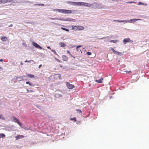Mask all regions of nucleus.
<instances>
[{
    "instance_id": "obj_1",
    "label": "nucleus",
    "mask_w": 149,
    "mask_h": 149,
    "mask_svg": "<svg viewBox=\"0 0 149 149\" xmlns=\"http://www.w3.org/2000/svg\"><path fill=\"white\" fill-rule=\"evenodd\" d=\"M71 26L72 28V29L74 31H81L84 29V27L81 26L72 25Z\"/></svg>"
},
{
    "instance_id": "obj_2",
    "label": "nucleus",
    "mask_w": 149,
    "mask_h": 149,
    "mask_svg": "<svg viewBox=\"0 0 149 149\" xmlns=\"http://www.w3.org/2000/svg\"><path fill=\"white\" fill-rule=\"evenodd\" d=\"M123 42L124 44H125L127 42H133V41L131 40L130 38H127L124 39L123 40Z\"/></svg>"
},
{
    "instance_id": "obj_3",
    "label": "nucleus",
    "mask_w": 149,
    "mask_h": 149,
    "mask_svg": "<svg viewBox=\"0 0 149 149\" xmlns=\"http://www.w3.org/2000/svg\"><path fill=\"white\" fill-rule=\"evenodd\" d=\"M32 44L33 46H34L36 48L38 49H42V47L37 44L36 42H32Z\"/></svg>"
},
{
    "instance_id": "obj_4",
    "label": "nucleus",
    "mask_w": 149,
    "mask_h": 149,
    "mask_svg": "<svg viewBox=\"0 0 149 149\" xmlns=\"http://www.w3.org/2000/svg\"><path fill=\"white\" fill-rule=\"evenodd\" d=\"M140 19H133L130 20H125V23H132V22H135L136 21L140 20Z\"/></svg>"
},
{
    "instance_id": "obj_5",
    "label": "nucleus",
    "mask_w": 149,
    "mask_h": 149,
    "mask_svg": "<svg viewBox=\"0 0 149 149\" xmlns=\"http://www.w3.org/2000/svg\"><path fill=\"white\" fill-rule=\"evenodd\" d=\"M66 85L67 87L68 88L70 89H72L74 87V85L70 84L68 82H66Z\"/></svg>"
},
{
    "instance_id": "obj_6",
    "label": "nucleus",
    "mask_w": 149,
    "mask_h": 149,
    "mask_svg": "<svg viewBox=\"0 0 149 149\" xmlns=\"http://www.w3.org/2000/svg\"><path fill=\"white\" fill-rule=\"evenodd\" d=\"M13 119L15 120L14 122L16 123H17V124L19 125L21 127V125H22L21 123L19 121V120L15 117L13 116Z\"/></svg>"
},
{
    "instance_id": "obj_7",
    "label": "nucleus",
    "mask_w": 149,
    "mask_h": 149,
    "mask_svg": "<svg viewBox=\"0 0 149 149\" xmlns=\"http://www.w3.org/2000/svg\"><path fill=\"white\" fill-rule=\"evenodd\" d=\"M95 2H93L91 3H89L88 7L91 8L93 9H95Z\"/></svg>"
},
{
    "instance_id": "obj_8",
    "label": "nucleus",
    "mask_w": 149,
    "mask_h": 149,
    "mask_svg": "<svg viewBox=\"0 0 149 149\" xmlns=\"http://www.w3.org/2000/svg\"><path fill=\"white\" fill-rule=\"evenodd\" d=\"M68 3L74 6H78V2L68 1Z\"/></svg>"
},
{
    "instance_id": "obj_9",
    "label": "nucleus",
    "mask_w": 149,
    "mask_h": 149,
    "mask_svg": "<svg viewBox=\"0 0 149 149\" xmlns=\"http://www.w3.org/2000/svg\"><path fill=\"white\" fill-rule=\"evenodd\" d=\"M95 9L97 8L101 9V8H104L100 4H99L98 3H97L95 2Z\"/></svg>"
},
{
    "instance_id": "obj_10",
    "label": "nucleus",
    "mask_w": 149,
    "mask_h": 149,
    "mask_svg": "<svg viewBox=\"0 0 149 149\" xmlns=\"http://www.w3.org/2000/svg\"><path fill=\"white\" fill-rule=\"evenodd\" d=\"M72 13V10H63V13L66 14H70Z\"/></svg>"
},
{
    "instance_id": "obj_11",
    "label": "nucleus",
    "mask_w": 149,
    "mask_h": 149,
    "mask_svg": "<svg viewBox=\"0 0 149 149\" xmlns=\"http://www.w3.org/2000/svg\"><path fill=\"white\" fill-rule=\"evenodd\" d=\"M64 21H67L70 22H75L76 21V20L74 19L70 18H67Z\"/></svg>"
},
{
    "instance_id": "obj_12",
    "label": "nucleus",
    "mask_w": 149,
    "mask_h": 149,
    "mask_svg": "<svg viewBox=\"0 0 149 149\" xmlns=\"http://www.w3.org/2000/svg\"><path fill=\"white\" fill-rule=\"evenodd\" d=\"M85 2H78V6H84L85 5Z\"/></svg>"
},
{
    "instance_id": "obj_13",
    "label": "nucleus",
    "mask_w": 149,
    "mask_h": 149,
    "mask_svg": "<svg viewBox=\"0 0 149 149\" xmlns=\"http://www.w3.org/2000/svg\"><path fill=\"white\" fill-rule=\"evenodd\" d=\"M103 80V78H101L99 80H95V81L99 83H102V81Z\"/></svg>"
},
{
    "instance_id": "obj_14",
    "label": "nucleus",
    "mask_w": 149,
    "mask_h": 149,
    "mask_svg": "<svg viewBox=\"0 0 149 149\" xmlns=\"http://www.w3.org/2000/svg\"><path fill=\"white\" fill-rule=\"evenodd\" d=\"M59 45L61 47H64L66 45L63 42H60Z\"/></svg>"
},
{
    "instance_id": "obj_15",
    "label": "nucleus",
    "mask_w": 149,
    "mask_h": 149,
    "mask_svg": "<svg viewBox=\"0 0 149 149\" xmlns=\"http://www.w3.org/2000/svg\"><path fill=\"white\" fill-rule=\"evenodd\" d=\"M62 58L64 61H67L68 59V57L65 55L62 56Z\"/></svg>"
},
{
    "instance_id": "obj_16",
    "label": "nucleus",
    "mask_w": 149,
    "mask_h": 149,
    "mask_svg": "<svg viewBox=\"0 0 149 149\" xmlns=\"http://www.w3.org/2000/svg\"><path fill=\"white\" fill-rule=\"evenodd\" d=\"M2 1V3H5L7 2H11L13 0H1Z\"/></svg>"
},
{
    "instance_id": "obj_17",
    "label": "nucleus",
    "mask_w": 149,
    "mask_h": 149,
    "mask_svg": "<svg viewBox=\"0 0 149 149\" xmlns=\"http://www.w3.org/2000/svg\"><path fill=\"white\" fill-rule=\"evenodd\" d=\"M55 96L56 97L59 98L60 97H62L63 96V95H62L58 93H56L55 95Z\"/></svg>"
},
{
    "instance_id": "obj_18",
    "label": "nucleus",
    "mask_w": 149,
    "mask_h": 149,
    "mask_svg": "<svg viewBox=\"0 0 149 149\" xmlns=\"http://www.w3.org/2000/svg\"><path fill=\"white\" fill-rule=\"evenodd\" d=\"M49 19H52V20H63V19L60 18H52L51 17H49Z\"/></svg>"
},
{
    "instance_id": "obj_19",
    "label": "nucleus",
    "mask_w": 149,
    "mask_h": 149,
    "mask_svg": "<svg viewBox=\"0 0 149 149\" xmlns=\"http://www.w3.org/2000/svg\"><path fill=\"white\" fill-rule=\"evenodd\" d=\"M63 9H56V11L58 12L63 13Z\"/></svg>"
},
{
    "instance_id": "obj_20",
    "label": "nucleus",
    "mask_w": 149,
    "mask_h": 149,
    "mask_svg": "<svg viewBox=\"0 0 149 149\" xmlns=\"http://www.w3.org/2000/svg\"><path fill=\"white\" fill-rule=\"evenodd\" d=\"M110 42H113L114 43H116L117 42H119V40H111L110 41Z\"/></svg>"
},
{
    "instance_id": "obj_21",
    "label": "nucleus",
    "mask_w": 149,
    "mask_h": 149,
    "mask_svg": "<svg viewBox=\"0 0 149 149\" xmlns=\"http://www.w3.org/2000/svg\"><path fill=\"white\" fill-rule=\"evenodd\" d=\"M22 77H17V76H15L14 77V79H17L18 78H19L20 79V80H19V81H21V80H23V79L22 78Z\"/></svg>"
},
{
    "instance_id": "obj_22",
    "label": "nucleus",
    "mask_w": 149,
    "mask_h": 149,
    "mask_svg": "<svg viewBox=\"0 0 149 149\" xmlns=\"http://www.w3.org/2000/svg\"><path fill=\"white\" fill-rule=\"evenodd\" d=\"M34 5L36 6H44V4H42V3H36L35 4H34Z\"/></svg>"
},
{
    "instance_id": "obj_23",
    "label": "nucleus",
    "mask_w": 149,
    "mask_h": 149,
    "mask_svg": "<svg viewBox=\"0 0 149 149\" xmlns=\"http://www.w3.org/2000/svg\"><path fill=\"white\" fill-rule=\"evenodd\" d=\"M27 76L28 77L31 78H34L35 77V76L33 75L29 74H27Z\"/></svg>"
},
{
    "instance_id": "obj_24",
    "label": "nucleus",
    "mask_w": 149,
    "mask_h": 149,
    "mask_svg": "<svg viewBox=\"0 0 149 149\" xmlns=\"http://www.w3.org/2000/svg\"><path fill=\"white\" fill-rule=\"evenodd\" d=\"M61 29L67 32H69V30L68 29L63 27H61Z\"/></svg>"
},
{
    "instance_id": "obj_25",
    "label": "nucleus",
    "mask_w": 149,
    "mask_h": 149,
    "mask_svg": "<svg viewBox=\"0 0 149 149\" xmlns=\"http://www.w3.org/2000/svg\"><path fill=\"white\" fill-rule=\"evenodd\" d=\"M15 139L16 140H18L20 139L21 137L20 135H18L15 137Z\"/></svg>"
},
{
    "instance_id": "obj_26",
    "label": "nucleus",
    "mask_w": 149,
    "mask_h": 149,
    "mask_svg": "<svg viewBox=\"0 0 149 149\" xmlns=\"http://www.w3.org/2000/svg\"><path fill=\"white\" fill-rule=\"evenodd\" d=\"M7 38L6 37H3L1 38V40L2 41H6Z\"/></svg>"
},
{
    "instance_id": "obj_27",
    "label": "nucleus",
    "mask_w": 149,
    "mask_h": 149,
    "mask_svg": "<svg viewBox=\"0 0 149 149\" xmlns=\"http://www.w3.org/2000/svg\"><path fill=\"white\" fill-rule=\"evenodd\" d=\"M26 84H29L30 86H32L33 85L32 83L29 81H27L26 82Z\"/></svg>"
},
{
    "instance_id": "obj_28",
    "label": "nucleus",
    "mask_w": 149,
    "mask_h": 149,
    "mask_svg": "<svg viewBox=\"0 0 149 149\" xmlns=\"http://www.w3.org/2000/svg\"><path fill=\"white\" fill-rule=\"evenodd\" d=\"M116 22H125V20H117Z\"/></svg>"
},
{
    "instance_id": "obj_29",
    "label": "nucleus",
    "mask_w": 149,
    "mask_h": 149,
    "mask_svg": "<svg viewBox=\"0 0 149 149\" xmlns=\"http://www.w3.org/2000/svg\"><path fill=\"white\" fill-rule=\"evenodd\" d=\"M76 111H77V112L79 113H82L80 109H77Z\"/></svg>"
},
{
    "instance_id": "obj_30",
    "label": "nucleus",
    "mask_w": 149,
    "mask_h": 149,
    "mask_svg": "<svg viewBox=\"0 0 149 149\" xmlns=\"http://www.w3.org/2000/svg\"><path fill=\"white\" fill-rule=\"evenodd\" d=\"M51 51L52 52H53L54 53V54L56 55H57V56H58V54L56 52L55 50H54V49H52L51 50Z\"/></svg>"
},
{
    "instance_id": "obj_31",
    "label": "nucleus",
    "mask_w": 149,
    "mask_h": 149,
    "mask_svg": "<svg viewBox=\"0 0 149 149\" xmlns=\"http://www.w3.org/2000/svg\"><path fill=\"white\" fill-rule=\"evenodd\" d=\"M1 137L3 138L5 137V135L3 134H0Z\"/></svg>"
},
{
    "instance_id": "obj_32",
    "label": "nucleus",
    "mask_w": 149,
    "mask_h": 149,
    "mask_svg": "<svg viewBox=\"0 0 149 149\" xmlns=\"http://www.w3.org/2000/svg\"><path fill=\"white\" fill-rule=\"evenodd\" d=\"M56 76L58 75V77L59 79H61V75L60 74H55Z\"/></svg>"
},
{
    "instance_id": "obj_33",
    "label": "nucleus",
    "mask_w": 149,
    "mask_h": 149,
    "mask_svg": "<svg viewBox=\"0 0 149 149\" xmlns=\"http://www.w3.org/2000/svg\"><path fill=\"white\" fill-rule=\"evenodd\" d=\"M115 54L118 55H121V52L117 51L116 52Z\"/></svg>"
},
{
    "instance_id": "obj_34",
    "label": "nucleus",
    "mask_w": 149,
    "mask_h": 149,
    "mask_svg": "<svg viewBox=\"0 0 149 149\" xmlns=\"http://www.w3.org/2000/svg\"><path fill=\"white\" fill-rule=\"evenodd\" d=\"M31 61H33V60H30V61H28L27 60H26V61H25V62L30 63V62H31Z\"/></svg>"
},
{
    "instance_id": "obj_35",
    "label": "nucleus",
    "mask_w": 149,
    "mask_h": 149,
    "mask_svg": "<svg viewBox=\"0 0 149 149\" xmlns=\"http://www.w3.org/2000/svg\"><path fill=\"white\" fill-rule=\"evenodd\" d=\"M89 3H86L85 4V5L84 6L88 7H89Z\"/></svg>"
},
{
    "instance_id": "obj_36",
    "label": "nucleus",
    "mask_w": 149,
    "mask_h": 149,
    "mask_svg": "<svg viewBox=\"0 0 149 149\" xmlns=\"http://www.w3.org/2000/svg\"><path fill=\"white\" fill-rule=\"evenodd\" d=\"M81 47V45H79L76 47V49L77 51H78V48L80 47Z\"/></svg>"
},
{
    "instance_id": "obj_37",
    "label": "nucleus",
    "mask_w": 149,
    "mask_h": 149,
    "mask_svg": "<svg viewBox=\"0 0 149 149\" xmlns=\"http://www.w3.org/2000/svg\"><path fill=\"white\" fill-rule=\"evenodd\" d=\"M127 3H135V2L134 1H128L126 2Z\"/></svg>"
},
{
    "instance_id": "obj_38",
    "label": "nucleus",
    "mask_w": 149,
    "mask_h": 149,
    "mask_svg": "<svg viewBox=\"0 0 149 149\" xmlns=\"http://www.w3.org/2000/svg\"><path fill=\"white\" fill-rule=\"evenodd\" d=\"M22 45L24 46L25 47H27V46L26 45V44L25 43H22Z\"/></svg>"
},
{
    "instance_id": "obj_39",
    "label": "nucleus",
    "mask_w": 149,
    "mask_h": 149,
    "mask_svg": "<svg viewBox=\"0 0 149 149\" xmlns=\"http://www.w3.org/2000/svg\"><path fill=\"white\" fill-rule=\"evenodd\" d=\"M0 118H1L3 120H5V118L4 117H2V116L1 115H0Z\"/></svg>"
},
{
    "instance_id": "obj_40",
    "label": "nucleus",
    "mask_w": 149,
    "mask_h": 149,
    "mask_svg": "<svg viewBox=\"0 0 149 149\" xmlns=\"http://www.w3.org/2000/svg\"><path fill=\"white\" fill-rule=\"evenodd\" d=\"M111 50H112V51L113 52L115 53V54H116V52L117 51H116L114 49H113V48H112L111 49Z\"/></svg>"
},
{
    "instance_id": "obj_41",
    "label": "nucleus",
    "mask_w": 149,
    "mask_h": 149,
    "mask_svg": "<svg viewBox=\"0 0 149 149\" xmlns=\"http://www.w3.org/2000/svg\"><path fill=\"white\" fill-rule=\"evenodd\" d=\"M26 91H27V92L28 93H30V92H32V91L31 90H30L27 89Z\"/></svg>"
},
{
    "instance_id": "obj_42",
    "label": "nucleus",
    "mask_w": 149,
    "mask_h": 149,
    "mask_svg": "<svg viewBox=\"0 0 149 149\" xmlns=\"http://www.w3.org/2000/svg\"><path fill=\"white\" fill-rule=\"evenodd\" d=\"M23 128H24V129L25 130H30L29 128H28L26 127H24Z\"/></svg>"
},
{
    "instance_id": "obj_43",
    "label": "nucleus",
    "mask_w": 149,
    "mask_h": 149,
    "mask_svg": "<svg viewBox=\"0 0 149 149\" xmlns=\"http://www.w3.org/2000/svg\"><path fill=\"white\" fill-rule=\"evenodd\" d=\"M143 3L141 2H138V4L139 5H142Z\"/></svg>"
},
{
    "instance_id": "obj_44",
    "label": "nucleus",
    "mask_w": 149,
    "mask_h": 149,
    "mask_svg": "<svg viewBox=\"0 0 149 149\" xmlns=\"http://www.w3.org/2000/svg\"><path fill=\"white\" fill-rule=\"evenodd\" d=\"M87 54L88 55H90L91 54V53L89 52H87Z\"/></svg>"
},
{
    "instance_id": "obj_45",
    "label": "nucleus",
    "mask_w": 149,
    "mask_h": 149,
    "mask_svg": "<svg viewBox=\"0 0 149 149\" xmlns=\"http://www.w3.org/2000/svg\"><path fill=\"white\" fill-rule=\"evenodd\" d=\"M142 5H143L144 6H147V4L146 3H143Z\"/></svg>"
},
{
    "instance_id": "obj_46",
    "label": "nucleus",
    "mask_w": 149,
    "mask_h": 149,
    "mask_svg": "<svg viewBox=\"0 0 149 149\" xmlns=\"http://www.w3.org/2000/svg\"><path fill=\"white\" fill-rule=\"evenodd\" d=\"M125 72H126L127 73H129L130 72H131V71H125Z\"/></svg>"
},
{
    "instance_id": "obj_47",
    "label": "nucleus",
    "mask_w": 149,
    "mask_h": 149,
    "mask_svg": "<svg viewBox=\"0 0 149 149\" xmlns=\"http://www.w3.org/2000/svg\"><path fill=\"white\" fill-rule=\"evenodd\" d=\"M3 70V68L0 66V71Z\"/></svg>"
},
{
    "instance_id": "obj_48",
    "label": "nucleus",
    "mask_w": 149,
    "mask_h": 149,
    "mask_svg": "<svg viewBox=\"0 0 149 149\" xmlns=\"http://www.w3.org/2000/svg\"><path fill=\"white\" fill-rule=\"evenodd\" d=\"M20 137H22V138H23L24 137V136L23 135H20Z\"/></svg>"
},
{
    "instance_id": "obj_49",
    "label": "nucleus",
    "mask_w": 149,
    "mask_h": 149,
    "mask_svg": "<svg viewBox=\"0 0 149 149\" xmlns=\"http://www.w3.org/2000/svg\"><path fill=\"white\" fill-rule=\"evenodd\" d=\"M108 38V37H104L103 38H100V39H105V38Z\"/></svg>"
},
{
    "instance_id": "obj_50",
    "label": "nucleus",
    "mask_w": 149,
    "mask_h": 149,
    "mask_svg": "<svg viewBox=\"0 0 149 149\" xmlns=\"http://www.w3.org/2000/svg\"><path fill=\"white\" fill-rule=\"evenodd\" d=\"M71 120H76V118H72Z\"/></svg>"
},
{
    "instance_id": "obj_51",
    "label": "nucleus",
    "mask_w": 149,
    "mask_h": 149,
    "mask_svg": "<svg viewBox=\"0 0 149 149\" xmlns=\"http://www.w3.org/2000/svg\"><path fill=\"white\" fill-rule=\"evenodd\" d=\"M13 26V25L12 24H11L9 26V27H11Z\"/></svg>"
},
{
    "instance_id": "obj_52",
    "label": "nucleus",
    "mask_w": 149,
    "mask_h": 149,
    "mask_svg": "<svg viewBox=\"0 0 149 149\" xmlns=\"http://www.w3.org/2000/svg\"><path fill=\"white\" fill-rule=\"evenodd\" d=\"M41 66H42V65H39V67H38V68H40V67Z\"/></svg>"
},
{
    "instance_id": "obj_53",
    "label": "nucleus",
    "mask_w": 149,
    "mask_h": 149,
    "mask_svg": "<svg viewBox=\"0 0 149 149\" xmlns=\"http://www.w3.org/2000/svg\"><path fill=\"white\" fill-rule=\"evenodd\" d=\"M47 48L49 49H51V48L49 46L47 47Z\"/></svg>"
},
{
    "instance_id": "obj_54",
    "label": "nucleus",
    "mask_w": 149,
    "mask_h": 149,
    "mask_svg": "<svg viewBox=\"0 0 149 149\" xmlns=\"http://www.w3.org/2000/svg\"><path fill=\"white\" fill-rule=\"evenodd\" d=\"M3 61V60L2 59H0V62H2Z\"/></svg>"
},
{
    "instance_id": "obj_55",
    "label": "nucleus",
    "mask_w": 149,
    "mask_h": 149,
    "mask_svg": "<svg viewBox=\"0 0 149 149\" xmlns=\"http://www.w3.org/2000/svg\"><path fill=\"white\" fill-rule=\"evenodd\" d=\"M70 54V55L71 56V57H73L74 58H75V57H73V56L72 55Z\"/></svg>"
},
{
    "instance_id": "obj_56",
    "label": "nucleus",
    "mask_w": 149,
    "mask_h": 149,
    "mask_svg": "<svg viewBox=\"0 0 149 149\" xmlns=\"http://www.w3.org/2000/svg\"><path fill=\"white\" fill-rule=\"evenodd\" d=\"M56 60H57L59 62H60V61H59V59H56Z\"/></svg>"
},
{
    "instance_id": "obj_57",
    "label": "nucleus",
    "mask_w": 149,
    "mask_h": 149,
    "mask_svg": "<svg viewBox=\"0 0 149 149\" xmlns=\"http://www.w3.org/2000/svg\"><path fill=\"white\" fill-rule=\"evenodd\" d=\"M67 52L69 54H70V52L68 51H67Z\"/></svg>"
},
{
    "instance_id": "obj_58",
    "label": "nucleus",
    "mask_w": 149,
    "mask_h": 149,
    "mask_svg": "<svg viewBox=\"0 0 149 149\" xmlns=\"http://www.w3.org/2000/svg\"><path fill=\"white\" fill-rule=\"evenodd\" d=\"M117 20H113V22H116Z\"/></svg>"
},
{
    "instance_id": "obj_59",
    "label": "nucleus",
    "mask_w": 149,
    "mask_h": 149,
    "mask_svg": "<svg viewBox=\"0 0 149 149\" xmlns=\"http://www.w3.org/2000/svg\"><path fill=\"white\" fill-rule=\"evenodd\" d=\"M2 3V1L1 0H0V3Z\"/></svg>"
},
{
    "instance_id": "obj_60",
    "label": "nucleus",
    "mask_w": 149,
    "mask_h": 149,
    "mask_svg": "<svg viewBox=\"0 0 149 149\" xmlns=\"http://www.w3.org/2000/svg\"><path fill=\"white\" fill-rule=\"evenodd\" d=\"M79 51H81V49H78V51L79 52Z\"/></svg>"
},
{
    "instance_id": "obj_61",
    "label": "nucleus",
    "mask_w": 149,
    "mask_h": 149,
    "mask_svg": "<svg viewBox=\"0 0 149 149\" xmlns=\"http://www.w3.org/2000/svg\"><path fill=\"white\" fill-rule=\"evenodd\" d=\"M21 65H23V63H21Z\"/></svg>"
},
{
    "instance_id": "obj_62",
    "label": "nucleus",
    "mask_w": 149,
    "mask_h": 149,
    "mask_svg": "<svg viewBox=\"0 0 149 149\" xmlns=\"http://www.w3.org/2000/svg\"><path fill=\"white\" fill-rule=\"evenodd\" d=\"M112 97L111 96V97H110L109 98H110V99H111Z\"/></svg>"
},
{
    "instance_id": "obj_63",
    "label": "nucleus",
    "mask_w": 149,
    "mask_h": 149,
    "mask_svg": "<svg viewBox=\"0 0 149 149\" xmlns=\"http://www.w3.org/2000/svg\"><path fill=\"white\" fill-rule=\"evenodd\" d=\"M115 0H112L113 1H115ZM117 1H118V0H116Z\"/></svg>"
}]
</instances>
